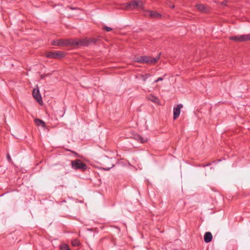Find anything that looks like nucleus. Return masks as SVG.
I'll return each instance as SVG.
<instances>
[{
  "instance_id": "obj_8",
  "label": "nucleus",
  "mask_w": 250,
  "mask_h": 250,
  "mask_svg": "<svg viewBox=\"0 0 250 250\" xmlns=\"http://www.w3.org/2000/svg\"><path fill=\"white\" fill-rule=\"evenodd\" d=\"M183 107V105L181 104H178L177 107H174L173 109V119H176L180 115L181 109Z\"/></svg>"
},
{
  "instance_id": "obj_5",
  "label": "nucleus",
  "mask_w": 250,
  "mask_h": 250,
  "mask_svg": "<svg viewBox=\"0 0 250 250\" xmlns=\"http://www.w3.org/2000/svg\"><path fill=\"white\" fill-rule=\"evenodd\" d=\"M229 39L236 42H242L250 41V34L232 36L230 37Z\"/></svg>"
},
{
  "instance_id": "obj_3",
  "label": "nucleus",
  "mask_w": 250,
  "mask_h": 250,
  "mask_svg": "<svg viewBox=\"0 0 250 250\" xmlns=\"http://www.w3.org/2000/svg\"><path fill=\"white\" fill-rule=\"evenodd\" d=\"M160 59V56H158L155 58H153L151 57L146 56H142L137 57L135 61L140 63H144L147 64H154L155 63Z\"/></svg>"
},
{
  "instance_id": "obj_19",
  "label": "nucleus",
  "mask_w": 250,
  "mask_h": 250,
  "mask_svg": "<svg viewBox=\"0 0 250 250\" xmlns=\"http://www.w3.org/2000/svg\"><path fill=\"white\" fill-rule=\"evenodd\" d=\"M163 80H164V79H163V77H159L155 81V83H157V82H158L159 81H163Z\"/></svg>"
},
{
  "instance_id": "obj_1",
  "label": "nucleus",
  "mask_w": 250,
  "mask_h": 250,
  "mask_svg": "<svg viewBox=\"0 0 250 250\" xmlns=\"http://www.w3.org/2000/svg\"><path fill=\"white\" fill-rule=\"evenodd\" d=\"M51 44L54 45L67 46L69 45H88V42L86 40L77 41L76 40H57L51 41Z\"/></svg>"
},
{
  "instance_id": "obj_17",
  "label": "nucleus",
  "mask_w": 250,
  "mask_h": 250,
  "mask_svg": "<svg viewBox=\"0 0 250 250\" xmlns=\"http://www.w3.org/2000/svg\"><path fill=\"white\" fill-rule=\"evenodd\" d=\"M61 250H70L68 246L66 244H63L61 246Z\"/></svg>"
},
{
  "instance_id": "obj_16",
  "label": "nucleus",
  "mask_w": 250,
  "mask_h": 250,
  "mask_svg": "<svg viewBox=\"0 0 250 250\" xmlns=\"http://www.w3.org/2000/svg\"><path fill=\"white\" fill-rule=\"evenodd\" d=\"M150 76H151V75H150V74H149V73H148V74H144V75H142V78L144 82H145V81L146 80V79H147L148 78L150 77Z\"/></svg>"
},
{
  "instance_id": "obj_11",
  "label": "nucleus",
  "mask_w": 250,
  "mask_h": 250,
  "mask_svg": "<svg viewBox=\"0 0 250 250\" xmlns=\"http://www.w3.org/2000/svg\"><path fill=\"white\" fill-rule=\"evenodd\" d=\"M150 17L151 18L159 19L161 17V14L154 11H147Z\"/></svg>"
},
{
  "instance_id": "obj_10",
  "label": "nucleus",
  "mask_w": 250,
  "mask_h": 250,
  "mask_svg": "<svg viewBox=\"0 0 250 250\" xmlns=\"http://www.w3.org/2000/svg\"><path fill=\"white\" fill-rule=\"evenodd\" d=\"M204 241L206 243H208L211 241L212 239V235L211 232H207L204 235Z\"/></svg>"
},
{
  "instance_id": "obj_4",
  "label": "nucleus",
  "mask_w": 250,
  "mask_h": 250,
  "mask_svg": "<svg viewBox=\"0 0 250 250\" xmlns=\"http://www.w3.org/2000/svg\"><path fill=\"white\" fill-rule=\"evenodd\" d=\"M71 167L75 170H79L81 171H85L87 168V165L83 163L80 159H76L71 161Z\"/></svg>"
},
{
  "instance_id": "obj_9",
  "label": "nucleus",
  "mask_w": 250,
  "mask_h": 250,
  "mask_svg": "<svg viewBox=\"0 0 250 250\" xmlns=\"http://www.w3.org/2000/svg\"><path fill=\"white\" fill-rule=\"evenodd\" d=\"M197 10L203 13H207L209 11L208 7L202 4H197L195 5Z\"/></svg>"
},
{
  "instance_id": "obj_6",
  "label": "nucleus",
  "mask_w": 250,
  "mask_h": 250,
  "mask_svg": "<svg viewBox=\"0 0 250 250\" xmlns=\"http://www.w3.org/2000/svg\"><path fill=\"white\" fill-rule=\"evenodd\" d=\"M46 56L49 58L58 59L63 56V53L61 51L48 52L46 53Z\"/></svg>"
},
{
  "instance_id": "obj_14",
  "label": "nucleus",
  "mask_w": 250,
  "mask_h": 250,
  "mask_svg": "<svg viewBox=\"0 0 250 250\" xmlns=\"http://www.w3.org/2000/svg\"><path fill=\"white\" fill-rule=\"evenodd\" d=\"M73 246L77 247L80 245V241L77 239L73 240L71 242Z\"/></svg>"
},
{
  "instance_id": "obj_13",
  "label": "nucleus",
  "mask_w": 250,
  "mask_h": 250,
  "mask_svg": "<svg viewBox=\"0 0 250 250\" xmlns=\"http://www.w3.org/2000/svg\"><path fill=\"white\" fill-rule=\"evenodd\" d=\"M135 139L141 143H144L148 141V139L147 138H144L139 135L136 136Z\"/></svg>"
},
{
  "instance_id": "obj_18",
  "label": "nucleus",
  "mask_w": 250,
  "mask_h": 250,
  "mask_svg": "<svg viewBox=\"0 0 250 250\" xmlns=\"http://www.w3.org/2000/svg\"><path fill=\"white\" fill-rule=\"evenodd\" d=\"M104 30H105L107 32H109V31H111L112 30V28L111 27H108V26H104Z\"/></svg>"
},
{
  "instance_id": "obj_15",
  "label": "nucleus",
  "mask_w": 250,
  "mask_h": 250,
  "mask_svg": "<svg viewBox=\"0 0 250 250\" xmlns=\"http://www.w3.org/2000/svg\"><path fill=\"white\" fill-rule=\"evenodd\" d=\"M148 99L150 101H152L153 102H155V103L157 102L158 101V98L156 97H155V96H154L153 95H150L148 97Z\"/></svg>"
},
{
  "instance_id": "obj_20",
  "label": "nucleus",
  "mask_w": 250,
  "mask_h": 250,
  "mask_svg": "<svg viewBox=\"0 0 250 250\" xmlns=\"http://www.w3.org/2000/svg\"><path fill=\"white\" fill-rule=\"evenodd\" d=\"M7 160H8V161H9V162H10V161H11V157H10V155H9V154H7Z\"/></svg>"
},
{
  "instance_id": "obj_2",
  "label": "nucleus",
  "mask_w": 250,
  "mask_h": 250,
  "mask_svg": "<svg viewBox=\"0 0 250 250\" xmlns=\"http://www.w3.org/2000/svg\"><path fill=\"white\" fill-rule=\"evenodd\" d=\"M137 7L143 9L144 4L142 1L140 0H134L123 5V9L125 10H133Z\"/></svg>"
},
{
  "instance_id": "obj_23",
  "label": "nucleus",
  "mask_w": 250,
  "mask_h": 250,
  "mask_svg": "<svg viewBox=\"0 0 250 250\" xmlns=\"http://www.w3.org/2000/svg\"><path fill=\"white\" fill-rule=\"evenodd\" d=\"M111 168L110 167H106V168H104V169L106 170H109Z\"/></svg>"
},
{
  "instance_id": "obj_22",
  "label": "nucleus",
  "mask_w": 250,
  "mask_h": 250,
  "mask_svg": "<svg viewBox=\"0 0 250 250\" xmlns=\"http://www.w3.org/2000/svg\"><path fill=\"white\" fill-rule=\"evenodd\" d=\"M169 7L172 8H174V5L172 4H171L170 3L169 5Z\"/></svg>"
},
{
  "instance_id": "obj_12",
  "label": "nucleus",
  "mask_w": 250,
  "mask_h": 250,
  "mask_svg": "<svg viewBox=\"0 0 250 250\" xmlns=\"http://www.w3.org/2000/svg\"><path fill=\"white\" fill-rule=\"evenodd\" d=\"M34 122H35V123L36 124V125L38 126L41 125V126H42L43 127H45V123L41 119H35L34 120Z\"/></svg>"
},
{
  "instance_id": "obj_21",
  "label": "nucleus",
  "mask_w": 250,
  "mask_h": 250,
  "mask_svg": "<svg viewBox=\"0 0 250 250\" xmlns=\"http://www.w3.org/2000/svg\"><path fill=\"white\" fill-rule=\"evenodd\" d=\"M222 5L226 6L227 5V1H223L221 3Z\"/></svg>"
},
{
  "instance_id": "obj_7",
  "label": "nucleus",
  "mask_w": 250,
  "mask_h": 250,
  "mask_svg": "<svg viewBox=\"0 0 250 250\" xmlns=\"http://www.w3.org/2000/svg\"><path fill=\"white\" fill-rule=\"evenodd\" d=\"M32 95L33 97L39 103H40L41 102H42V98L38 88H34L33 89Z\"/></svg>"
},
{
  "instance_id": "obj_24",
  "label": "nucleus",
  "mask_w": 250,
  "mask_h": 250,
  "mask_svg": "<svg viewBox=\"0 0 250 250\" xmlns=\"http://www.w3.org/2000/svg\"><path fill=\"white\" fill-rule=\"evenodd\" d=\"M70 8L71 9H76V8H71V7H70Z\"/></svg>"
}]
</instances>
